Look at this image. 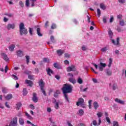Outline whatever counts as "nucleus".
<instances>
[{
  "label": "nucleus",
  "instance_id": "f257e3e1",
  "mask_svg": "<svg viewBox=\"0 0 126 126\" xmlns=\"http://www.w3.org/2000/svg\"><path fill=\"white\" fill-rule=\"evenodd\" d=\"M73 87L71 85H69L68 84H64L63 88H62V91H63V93L64 94V98L68 102V98L67 97V94L66 93H70L71 91H72Z\"/></svg>",
  "mask_w": 126,
  "mask_h": 126
},
{
  "label": "nucleus",
  "instance_id": "f03ea898",
  "mask_svg": "<svg viewBox=\"0 0 126 126\" xmlns=\"http://www.w3.org/2000/svg\"><path fill=\"white\" fill-rule=\"evenodd\" d=\"M102 59H99L98 62L100 63L97 64L95 63H93V65L94 66L95 68L96 69H98L99 70V71H103L104 70V68L107 66V64L105 63H103L102 62Z\"/></svg>",
  "mask_w": 126,
  "mask_h": 126
},
{
  "label": "nucleus",
  "instance_id": "7ed1b4c3",
  "mask_svg": "<svg viewBox=\"0 0 126 126\" xmlns=\"http://www.w3.org/2000/svg\"><path fill=\"white\" fill-rule=\"evenodd\" d=\"M20 29V34L21 35H27L28 33V32L27 31V29L25 28L24 27V24L23 23H21L19 25Z\"/></svg>",
  "mask_w": 126,
  "mask_h": 126
},
{
  "label": "nucleus",
  "instance_id": "20e7f679",
  "mask_svg": "<svg viewBox=\"0 0 126 126\" xmlns=\"http://www.w3.org/2000/svg\"><path fill=\"white\" fill-rule=\"evenodd\" d=\"M39 85L40 87L42 93H43L44 96H46V92L45 91V90H44V86L45 85V84L44 83L43 80H40L39 81Z\"/></svg>",
  "mask_w": 126,
  "mask_h": 126
},
{
  "label": "nucleus",
  "instance_id": "39448f33",
  "mask_svg": "<svg viewBox=\"0 0 126 126\" xmlns=\"http://www.w3.org/2000/svg\"><path fill=\"white\" fill-rule=\"evenodd\" d=\"M17 126V117H15L13 118L12 121L10 123L9 126Z\"/></svg>",
  "mask_w": 126,
  "mask_h": 126
},
{
  "label": "nucleus",
  "instance_id": "423d86ee",
  "mask_svg": "<svg viewBox=\"0 0 126 126\" xmlns=\"http://www.w3.org/2000/svg\"><path fill=\"white\" fill-rule=\"evenodd\" d=\"M55 109L58 110V109H59V108L60 107V106H61V105H63V102H62V101L61 100H55Z\"/></svg>",
  "mask_w": 126,
  "mask_h": 126
},
{
  "label": "nucleus",
  "instance_id": "0eeeda50",
  "mask_svg": "<svg viewBox=\"0 0 126 126\" xmlns=\"http://www.w3.org/2000/svg\"><path fill=\"white\" fill-rule=\"evenodd\" d=\"M75 70H76V68L74 65H71L67 68V71L68 72H70V71H75Z\"/></svg>",
  "mask_w": 126,
  "mask_h": 126
},
{
  "label": "nucleus",
  "instance_id": "6e6552de",
  "mask_svg": "<svg viewBox=\"0 0 126 126\" xmlns=\"http://www.w3.org/2000/svg\"><path fill=\"white\" fill-rule=\"evenodd\" d=\"M83 103H84V99L81 97L78 99V101L76 102V105L77 106H80V105H83Z\"/></svg>",
  "mask_w": 126,
  "mask_h": 126
},
{
  "label": "nucleus",
  "instance_id": "1a4fd4ad",
  "mask_svg": "<svg viewBox=\"0 0 126 126\" xmlns=\"http://www.w3.org/2000/svg\"><path fill=\"white\" fill-rule=\"evenodd\" d=\"M1 57L4 61L5 62H8L9 59H8V57H7V55L5 54V53H1Z\"/></svg>",
  "mask_w": 126,
  "mask_h": 126
},
{
  "label": "nucleus",
  "instance_id": "9d476101",
  "mask_svg": "<svg viewBox=\"0 0 126 126\" xmlns=\"http://www.w3.org/2000/svg\"><path fill=\"white\" fill-rule=\"evenodd\" d=\"M101 118L98 119V123H97V121L96 120H94L93 122V125L95 126H99L101 125Z\"/></svg>",
  "mask_w": 126,
  "mask_h": 126
},
{
  "label": "nucleus",
  "instance_id": "9b49d317",
  "mask_svg": "<svg viewBox=\"0 0 126 126\" xmlns=\"http://www.w3.org/2000/svg\"><path fill=\"white\" fill-rule=\"evenodd\" d=\"M25 83V84H27L28 86H30V87H32V86L33 85V82L29 80H26Z\"/></svg>",
  "mask_w": 126,
  "mask_h": 126
},
{
  "label": "nucleus",
  "instance_id": "f8f14e48",
  "mask_svg": "<svg viewBox=\"0 0 126 126\" xmlns=\"http://www.w3.org/2000/svg\"><path fill=\"white\" fill-rule=\"evenodd\" d=\"M32 100L33 102H34V103H37V102H38V97H37V94H36V93L33 94Z\"/></svg>",
  "mask_w": 126,
  "mask_h": 126
},
{
  "label": "nucleus",
  "instance_id": "ddd939ff",
  "mask_svg": "<svg viewBox=\"0 0 126 126\" xmlns=\"http://www.w3.org/2000/svg\"><path fill=\"white\" fill-rule=\"evenodd\" d=\"M15 27V25H14V24H9L8 25H7V29L8 30H10V29H14Z\"/></svg>",
  "mask_w": 126,
  "mask_h": 126
},
{
  "label": "nucleus",
  "instance_id": "4468645a",
  "mask_svg": "<svg viewBox=\"0 0 126 126\" xmlns=\"http://www.w3.org/2000/svg\"><path fill=\"white\" fill-rule=\"evenodd\" d=\"M36 33H37L38 36H39V37H42L43 36V34H42V33H41V29H40V28H37Z\"/></svg>",
  "mask_w": 126,
  "mask_h": 126
},
{
  "label": "nucleus",
  "instance_id": "2eb2a0df",
  "mask_svg": "<svg viewBox=\"0 0 126 126\" xmlns=\"http://www.w3.org/2000/svg\"><path fill=\"white\" fill-rule=\"evenodd\" d=\"M115 102H116V103H118V104H121V105H125V101L119 98L115 99Z\"/></svg>",
  "mask_w": 126,
  "mask_h": 126
},
{
  "label": "nucleus",
  "instance_id": "dca6fc26",
  "mask_svg": "<svg viewBox=\"0 0 126 126\" xmlns=\"http://www.w3.org/2000/svg\"><path fill=\"white\" fill-rule=\"evenodd\" d=\"M12 94H9L5 96V99L6 100H7V101H8L9 100H11V99H12Z\"/></svg>",
  "mask_w": 126,
  "mask_h": 126
},
{
  "label": "nucleus",
  "instance_id": "f3484780",
  "mask_svg": "<svg viewBox=\"0 0 126 126\" xmlns=\"http://www.w3.org/2000/svg\"><path fill=\"white\" fill-rule=\"evenodd\" d=\"M112 42L113 43V44H114V45H119V44H120V38L118 37L117 38L116 41H115V40L112 39Z\"/></svg>",
  "mask_w": 126,
  "mask_h": 126
},
{
  "label": "nucleus",
  "instance_id": "a211bd4d",
  "mask_svg": "<svg viewBox=\"0 0 126 126\" xmlns=\"http://www.w3.org/2000/svg\"><path fill=\"white\" fill-rule=\"evenodd\" d=\"M94 110H97L99 108V103L97 101H94L93 103Z\"/></svg>",
  "mask_w": 126,
  "mask_h": 126
},
{
  "label": "nucleus",
  "instance_id": "6ab92c4d",
  "mask_svg": "<svg viewBox=\"0 0 126 126\" xmlns=\"http://www.w3.org/2000/svg\"><path fill=\"white\" fill-rule=\"evenodd\" d=\"M17 55L18 57H20L21 58V57L23 56V51L19 50L18 51H17Z\"/></svg>",
  "mask_w": 126,
  "mask_h": 126
},
{
  "label": "nucleus",
  "instance_id": "aec40b11",
  "mask_svg": "<svg viewBox=\"0 0 126 126\" xmlns=\"http://www.w3.org/2000/svg\"><path fill=\"white\" fill-rule=\"evenodd\" d=\"M46 71L48 75H50V76H51V74H53L54 73L53 72V70L51 69L50 68H47L46 69Z\"/></svg>",
  "mask_w": 126,
  "mask_h": 126
},
{
  "label": "nucleus",
  "instance_id": "412c9836",
  "mask_svg": "<svg viewBox=\"0 0 126 126\" xmlns=\"http://www.w3.org/2000/svg\"><path fill=\"white\" fill-rule=\"evenodd\" d=\"M57 53L58 56H62L64 53V51L60 49L57 51Z\"/></svg>",
  "mask_w": 126,
  "mask_h": 126
},
{
  "label": "nucleus",
  "instance_id": "4be33fe9",
  "mask_svg": "<svg viewBox=\"0 0 126 126\" xmlns=\"http://www.w3.org/2000/svg\"><path fill=\"white\" fill-rule=\"evenodd\" d=\"M19 124L21 126H23V125H24V119H23V118H20L19 119Z\"/></svg>",
  "mask_w": 126,
  "mask_h": 126
},
{
  "label": "nucleus",
  "instance_id": "5701e85b",
  "mask_svg": "<svg viewBox=\"0 0 126 126\" xmlns=\"http://www.w3.org/2000/svg\"><path fill=\"white\" fill-rule=\"evenodd\" d=\"M14 48H15V45L12 44L9 46V50L11 52H13V51L14 50Z\"/></svg>",
  "mask_w": 126,
  "mask_h": 126
},
{
  "label": "nucleus",
  "instance_id": "b1692460",
  "mask_svg": "<svg viewBox=\"0 0 126 126\" xmlns=\"http://www.w3.org/2000/svg\"><path fill=\"white\" fill-rule=\"evenodd\" d=\"M30 1L32 3V7H33V6H35V5H36V1H37V0H30Z\"/></svg>",
  "mask_w": 126,
  "mask_h": 126
},
{
  "label": "nucleus",
  "instance_id": "393cba45",
  "mask_svg": "<svg viewBox=\"0 0 126 126\" xmlns=\"http://www.w3.org/2000/svg\"><path fill=\"white\" fill-rule=\"evenodd\" d=\"M84 114V111L82 109H80L78 112V115L79 116H83Z\"/></svg>",
  "mask_w": 126,
  "mask_h": 126
},
{
  "label": "nucleus",
  "instance_id": "a878e982",
  "mask_svg": "<svg viewBox=\"0 0 126 126\" xmlns=\"http://www.w3.org/2000/svg\"><path fill=\"white\" fill-rule=\"evenodd\" d=\"M21 106H22V104H21V103L18 102L16 104V110H19V109H20V107H21Z\"/></svg>",
  "mask_w": 126,
  "mask_h": 126
},
{
  "label": "nucleus",
  "instance_id": "bb28decb",
  "mask_svg": "<svg viewBox=\"0 0 126 126\" xmlns=\"http://www.w3.org/2000/svg\"><path fill=\"white\" fill-rule=\"evenodd\" d=\"M100 7L101 9H103V10H105V9H106V6L103 3H101L100 4Z\"/></svg>",
  "mask_w": 126,
  "mask_h": 126
},
{
  "label": "nucleus",
  "instance_id": "cd10ccee",
  "mask_svg": "<svg viewBox=\"0 0 126 126\" xmlns=\"http://www.w3.org/2000/svg\"><path fill=\"white\" fill-rule=\"evenodd\" d=\"M69 81H70V82L71 83H73V84H75V83H76V80L72 78H70L69 79Z\"/></svg>",
  "mask_w": 126,
  "mask_h": 126
},
{
  "label": "nucleus",
  "instance_id": "c85d7f7f",
  "mask_svg": "<svg viewBox=\"0 0 126 126\" xmlns=\"http://www.w3.org/2000/svg\"><path fill=\"white\" fill-rule=\"evenodd\" d=\"M25 114L28 119H29V120L32 119V117L31 116L30 114L28 113H27V112H25Z\"/></svg>",
  "mask_w": 126,
  "mask_h": 126
},
{
  "label": "nucleus",
  "instance_id": "c756f323",
  "mask_svg": "<svg viewBox=\"0 0 126 126\" xmlns=\"http://www.w3.org/2000/svg\"><path fill=\"white\" fill-rule=\"evenodd\" d=\"M96 115L97 116L98 119H101L102 116H103V113L99 112L97 113H96Z\"/></svg>",
  "mask_w": 126,
  "mask_h": 126
},
{
  "label": "nucleus",
  "instance_id": "7c9ffc66",
  "mask_svg": "<svg viewBox=\"0 0 126 126\" xmlns=\"http://www.w3.org/2000/svg\"><path fill=\"white\" fill-rule=\"evenodd\" d=\"M59 94H61V92H60V91L58 90L56 91V92L55 93L54 95V97H58V96H59Z\"/></svg>",
  "mask_w": 126,
  "mask_h": 126
},
{
  "label": "nucleus",
  "instance_id": "2f4dec72",
  "mask_svg": "<svg viewBox=\"0 0 126 126\" xmlns=\"http://www.w3.org/2000/svg\"><path fill=\"white\" fill-rule=\"evenodd\" d=\"M77 82L79 83V84H82V83H83V81L81 78L79 77L77 79Z\"/></svg>",
  "mask_w": 126,
  "mask_h": 126
},
{
  "label": "nucleus",
  "instance_id": "473e14b6",
  "mask_svg": "<svg viewBox=\"0 0 126 126\" xmlns=\"http://www.w3.org/2000/svg\"><path fill=\"white\" fill-rule=\"evenodd\" d=\"M112 89H113V90H117V89H118V86L117 85V84H113Z\"/></svg>",
  "mask_w": 126,
  "mask_h": 126
},
{
  "label": "nucleus",
  "instance_id": "72a5a7b5",
  "mask_svg": "<svg viewBox=\"0 0 126 126\" xmlns=\"http://www.w3.org/2000/svg\"><path fill=\"white\" fill-rule=\"evenodd\" d=\"M23 96H26V95H27V94L28 93L26 89H24L23 90Z\"/></svg>",
  "mask_w": 126,
  "mask_h": 126
},
{
  "label": "nucleus",
  "instance_id": "f704fd0d",
  "mask_svg": "<svg viewBox=\"0 0 126 126\" xmlns=\"http://www.w3.org/2000/svg\"><path fill=\"white\" fill-rule=\"evenodd\" d=\"M54 67H56V68H58V69H61L62 67L59 66L57 63H54Z\"/></svg>",
  "mask_w": 126,
  "mask_h": 126
},
{
  "label": "nucleus",
  "instance_id": "c9c22d12",
  "mask_svg": "<svg viewBox=\"0 0 126 126\" xmlns=\"http://www.w3.org/2000/svg\"><path fill=\"white\" fill-rule=\"evenodd\" d=\"M2 92L3 93H7V88L5 87L2 88Z\"/></svg>",
  "mask_w": 126,
  "mask_h": 126
},
{
  "label": "nucleus",
  "instance_id": "e433bc0d",
  "mask_svg": "<svg viewBox=\"0 0 126 126\" xmlns=\"http://www.w3.org/2000/svg\"><path fill=\"white\" fill-rule=\"evenodd\" d=\"M112 124L113 126H119V123L117 121H113Z\"/></svg>",
  "mask_w": 126,
  "mask_h": 126
},
{
  "label": "nucleus",
  "instance_id": "4c0bfd02",
  "mask_svg": "<svg viewBox=\"0 0 126 126\" xmlns=\"http://www.w3.org/2000/svg\"><path fill=\"white\" fill-rule=\"evenodd\" d=\"M120 25H121V26H124V25H125V22L124 21V20H120Z\"/></svg>",
  "mask_w": 126,
  "mask_h": 126
},
{
  "label": "nucleus",
  "instance_id": "58836bf2",
  "mask_svg": "<svg viewBox=\"0 0 126 126\" xmlns=\"http://www.w3.org/2000/svg\"><path fill=\"white\" fill-rule=\"evenodd\" d=\"M92 107V100H90L89 101V109H91Z\"/></svg>",
  "mask_w": 126,
  "mask_h": 126
},
{
  "label": "nucleus",
  "instance_id": "ea45409f",
  "mask_svg": "<svg viewBox=\"0 0 126 126\" xmlns=\"http://www.w3.org/2000/svg\"><path fill=\"white\" fill-rule=\"evenodd\" d=\"M97 12L98 17H100V16L101 15V10H100V9H97Z\"/></svg>",
  "mask_w": 126,
  "mask_h": 126
},
{
  "label": "nucleus",
  "instance_id": "a19ab883",
  "mask_svg": "<svg viewBox=\"0 0 126 126\" xmlns=\"http://www.w3.org/2000/svg\"><path fill=\"white\" fill-rule=\"evenodd\" d=\"M108 47H105L102 48L101 51L103 52H106V51H108Z\"/></svg>",
  "mask_w": 126,
  "mask_h": 126
},
{
  "label": "nucleus",
  "instance_id": "79ce46f5",
  "mask_svg": "<svg viewBox=\"0 0 126 126\" xmlns=\"http://www.w3.org/2000/svg\"><path fill=\"white\" fill-rule=\"evenodd\" d=\"M26 59L27 60V64H28V63H29V62H30L29 60H30V57L29 56H26Z\"/></svg>",
  "mask_w": 126,
  "mask_h": 126
},
{
  "label": "nucleus",
  "instance_id": "37998d69",
  "mask_svg": "<svg viewBox=\"0 0 126 126\" xmlns=\"http://www.w3.org/2000/svg\"><path fill=\"white\" fill-rule=\"evenodd\" d=\"M103 23H107V17L104 16L102 18Z\"/></svg>",
  "mask_w": 126,
  "mask_h": 126
},
{
  "label": "nucleus",
  "instance_id": "c03bdc74",
  "mask_svg": "<svg viewBox=\"0 0 126 126\" xmlns=\"http://www.w3.org/2000/svg\"><path fill=\"white\" fill-rule=\"evenodd\" d=\"M22 112H19L17 114V116L19 117V118H21V117H22Z\"/></svg>",
  "mask_w": 126,
  "mask_h": 126
},
{
  "label": "nucleus",
  "instance_id": "a18cd8bd",
  "mask_svg": "<svg viewBox=\"0 0 126 126\" xmlns=\"http://www.w3.org/2000/svg\"><path fill=\"white\" fill-rule=\"evenodd\" d=\"M108 34L110 36V38H112V37L113 36V32H112V31H109L108 32Z\"/></svg>",
  "mask_w": 126,
  "mask_h": 126
},
{
  "label": "nucleus",
  "instance_id": "49530a36",
  "mask_svg": "<svg viewBox=\"0 0 126 126\" xmlns=\"http://www.w3.org/2000/svg\"><path fill=\"white\" fill-rule=\"evenodd\" d=\"M113 62V60L112 59V58H110L109 59V63L108 64V66L110 67L111 66V65H112V63Z\"/></svg>",
  "mask_w": 126,
  "mask_h": 126
},
{
  "label": "nucleus",
  "instance_id": "de8ad7c7",
  "mask_svg": "<svg viewBox=\"0 0 126 126\" xmlns=\"http://www.w3.org/2000/svg\"><path fill=\"white\" fill-rule=\"evenodd\" d=\"M29 32L30 34H31V35H32V32H33V28H30Z\"/></svg>",
  "mask_w": 126,
  "mask_h": 126
},
{
  "label": "nucleus",
  "instance_id": "09e8293b",
  "mask_svg": "<svg viewBox=\"0 0 126 126\" xmlns=\"http://www.w3.org/2000/svg\"><path fill=\"white\" fill-rule=\"evenodd\" d=\"M30 1L29 0H26V5L27 6V7L29 6Z\"/></svg>",
  "mask_w": 126,
  "mask_h": 126
},
{
  "label": "nucleus",
  "instance_id": "8fccbe9b",
  "mask_svg": "<svg viewBox=\"0 0 126 126\" xmlns=\"http://www.w3.org/2000/svg\"><path fill=\"white\" fill-rule=\"evenodd\" d=\"M57 28V25L55 24H53L51 26V29H56Z\"/></svg>",
  "mask_w": 126,
  "mask_h": 126
},
{
  "label": "nucleus",
  "instance_id": "3c124183",
  "mask_svg": "<svg viewBox=\"0 0 126 126\" xmlns=\"http://www.w3.org/2000/svg\"><path fill=\"white\" fill-rule=\"evenodd\" d=\"M107 75H111L112 74V71L110 70H107L106 71Z\"/></svg>",
  "mask_w": 126,
  "mask_h": 126
},
{
  "label": "nucleus",
  "instance_id": "603ef678",
  "mask_svg": "<svg viewBox=\"0 0 126 126\" xmlns=\"http://www.w3.org/2000/svg\"><path fill=\"white\" fill-rule=\"evenodd\" d=\"M43 62H45V63H49L50 62V59L48 58H44Z\"/></svg>",
  "mask_w": 126,
  "mask_h": 126
},
{
  "label": "nucleus",
  "instance_id": "864d4df0",
  "mask_svg": "<svg viewBox=\"0 0 126 126\" xmlns=\"http://www.w3.org/2000/svg\"><path fill=\"white\" fill-rule=\"evenodd\" d=\"M4 15L8 16V17H12V15L11 13H5L4 14Z\"/></svg>",
  "mask_w": 126,
  "mask_h": 126
},
{
  "label": "nucleus",
  "instance_id": "5fc2aeb1",
  "mask_svg": "<svg viewBox=\"0 0 126 126\" xmlns=\"http://www.w3.org/2000/svg\"><path fill=\"white\" fill-rule=\"evenodd\" d=\"M19 4L21 6V7H23V6H24V3H23V2L22 1H19Z\"/></svg>",
  "mask_w": 126,
  "mask_h": 126
},
{
  "label": "nucleus",
  "instance_id": "6e6d98bb",
  "mask_svg": "<svg viewBox=\"0 0 126 126\" xmlns=\"http://www.w3.org/2000/svg\"><path fill=\"white\" fill-rule=\"evenodd\" d=\"M118 19H120V20H122V19L123 18V15H119L117 16Z\"/></svg>",
  "mask_w": 126,
  "mask_h": 126
},
{
  "label": "nucleus",
  "instance_id": "4d7b16f0",
  "mask_svg": "<svg viewBox=\"0 0 126 126\" xmlns=\"http://www.w3.org/2000/svg\"><path fill=\"white\" fill-rule=\"evenodd\" d=\"M12 77H13V79H15V80H18V77H17L16 76V75H12Z\"/></svg>",
  "mask_w": 126,
  "mask_h": 126
},
{
  "label": "nucleus",
  "instance_id": "13d9d810",
  "mask_svg": "<svg viewBox=\"0 0 126 126\" xmlns=\"http://www.w3.org/2000/svg\"><path fill=\"white\" fill-rule=\"evenodd\" d=\"M64 57L65 58H69V57H70V55L68 53H65Z\"/></svg>",
  "mask_w": 126,
  "mask_h": 126
},
{
  "label": "nucleus",
  "instance_id": "bf43d9fd",
  "mask_svg": "<svg viewBox=\"0 0 126 126\" xmlns=\"http://www.w3.org/2000/svg\"><path fill=\"white\" fill-rule=\"evenodd\" d=\"M113 21H114V17H113V16H111V18L110 19V23H112V22H113Z\"/></svg>",
  "mask_w": 126,
  "mask_h": 126
},
{
  "label": "nucleus",
  "instance_id": "052dcab7",
  "mask_svg": "<svg viewBox=\"0 0 126 126\" xmlns=\"http://www.w3.org/2000/svg\"><path fill=\"white\" fill-rule=\"evenodd\" d=\"M106 119L108 124H111V120H110V118L109 117H106Z\"/></svg>",
  "mask_w": 126,
  "mask_h": 126
},
{
  "label": "nucleus",
  "instance_id": "680f3d73",
  "mask_svg": "<svg viewBox=\"0 0 126 126\" xmlns=\"http://www.w3.org/2000/svg\"><path fill=\"white\" fill-rule=\"evenodd\" d=\"M47 111L48 113H51L52 112V108L48 107L47 108Z\"/></svg>",
  "mask_w": 126,
  "mask_h": 126
},
{
  "label": "nucleus",
  "instance_id": "e2e57ef3",
  "mask_svg": "<svg viewBox=\"0 0 126 126\" xmlns=\"http://www.w3.org/2000/svg\"><path fill=\"white\" fill-rule=\"evenodd\" d=\"M49 121L51 122L52 124H55V122H54V119L52 118H49Z\"/></svg>",
  "mask_w": 126,
  "mask_h": 126
},
{
  "label": "nucleus",
  "instance_id": "0e129e2a",
  "mask_svg": "<svg viewBox=\"0 0 126 126\" xmlns=\"http://www.w3.org/2000/svg\"><path fill=\"white\" fill-rule=\"evenodd\" d=\"M73 22H74V23H75V24H78V22L77 21V20L75 19H74L73 20Z\"/></svg>",
  "mask_w": 126,
  "mask_h": 126
},
{
  "label": "nucleus",
  "instance_id": "69168bd1",
  "mask_svg": "<svg viewBox=\"0 0 126 126\" xmlns=\"http://www.w3.org/2000/svg\"><path fill=\"white\" fill-rule=\"evenodd\" d=\"M3 21L4 22H7V21H8V19L5 17H4Z\"/></svg>",
  "mask_w": 126,
  "mask_h": 126
},
{
  "label": "nucleus",
  "instance_id": "338daca9",
  "mask_svg": "<svg viewBox=\"0 0 126 126\" xmlns=\"http://www.w3.org/2000/svg\"><path fill=\"white\" fill-rule=\"evenodd\" d=\"M86 50V47L84 45L82 46V50L85 51Z\"/></svg>",
  "mask_w": 126,
  "mask_h": 126
},
{
  "label": "nucleus",
  "instance_id": "774afa93",
  "mask_svg": "<svg viewBox=\"0 0 126 126\" xmlns=\"http://www.w3.org/2000/svg\"><path fill=\"white\" fill-rule=\"evenodd\" d=\"M78 126H86V125L83 123H80L78 125Z\"/></svg>",
  "mask_w": 126,
  "mask_h": 126
}]
</instances>
